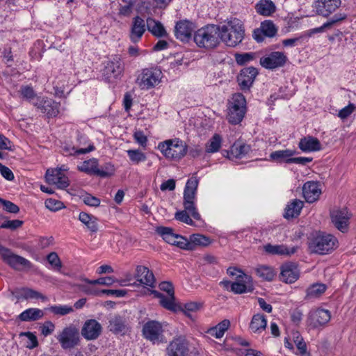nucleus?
Wrapping results in <instances>:
<instances>
[{"label":"nucleus","instance_id":"nucleus-1","mask_svg":"<svg viewBox=\"0 0 356 356\" xmlns=\"http://www.w3.org/2000/svg\"><path fill=\"white\" fill-rule=\"evenodd\" d=\"M244 32L242 22L234 18L220 27V38L226 45L236 47L243 40Z\"/></svg>","mask_w":356,"mask_h":356},{"label":"nucleus","instance_id":"nucleus-2","mask_svg":"<svg viewBox=\"0 0 356 356\" xmlns=\"http://www.w3.org/2000/svg\"><path fill=\"white\" fill-rule=\"evenodd\" d=\"M194 42L200 48L212 49L220 44V26L207 25L194 34Z\"/></svg>","mask_w":356,"mask_h":356},{"label":"nucleus","instance_id":"nucleus-3","mask_svg":"<svg viewBox=\"0 0 356 356\" xmlns=\"http://www.w3.org/2000/svg\"><path fill=\"white\" fill-rule=\"evenodd\" d=\"M163 155L168 159L179 161L187 153L186 144L179 138L166 140L158 145Z\"/></svg>","mask_w":356,"mask_h":356},{"label":"nucleus","instance_id":"nucleus-4","mask_svg":"<svg viewBox=\"0 0 356 356\" xmlns=\"http://www.w3.org/2000/svg\"><path fill=\"white\" fill-rule=\"evenodd\" d=\"M338 246L337 238L329 234L320 233L314 236L309 243L312 252L318 254H327Z\"/></svg>","mask_w":356,"mask_h":356},{"label":"nucleus","instance_id":"nucleus-5","mask_svg":"<svg viewBox=\"0 0 356 356\" xmlns=\"http://www.w3.org/2000/svg\"><path fill=\"white\" fill-rule=\"evenodd\" d=\"M198 186V179L196 177L190 178L186 184L184 191V210L195 220L200 219V215L195 206L194 200Z\"/></svg>","mask_w":356,"mask_h":356},{"label":"nucleus","instance_id":"nucleus-6","mask_svg":"<svg viewBox=\"0 0 356 356\" xmlns=\"http://www.w3.org/2000/svg\"><path fill=\"white\" fill-rule=\"evenodd\" d=\"M162 72L157 67L143 69L138 74L136 83L141 90H149L157 86L161 80Z\"/></svg>","mask_w":356,"mask_h":356},{"label":"nucleus","instance_id":"nucleus-7","mask_svg":"<svg viewBox=\"0 0 356 356\" xmlns=\"http://www.w3.org/2000/svg\"><path fill=\"white\" fill-rule=\"evenodd\" d=\"M143 337L152 344H160L166 342L164 336V328L161 323L154 320L146 322L142 328Z\"/></svg>","mask_w":356,"mask_h":356},{"label":"nucleus","instance_id":"nucleus-8","mask_svg":"<svg viewBox=\"0 0 356 356\" xmlns=\"http://www.w3.org/2000/svg\"><path fill=\"white\" fill-rule=\"evenodd\" d=\"M245 99L241 93L233 95L228 108L227 120L229 123L237 124L240 123L245 113Z\"/></svg>","mask_w":356,"mask_h":356},{"label":"nucleus","instance_id":"nucleus-9","mask_svg":"<svg viewBox=\"0 0 356 356\" xmlns=\"http://www.w3.org/2000/svg\"><path fill=\"white\" fill-rule=\"evenodd\" d=\"M156 232L169 244L176 245L184 250H193V243H191L185 237L175 234L173 229L170 227L162 226L158 227L156 229Z\"/></svg>","mask_w":356,"mask_h":356},{"label":"nucleus","instance_id":"nucleus-10","mask_svg":"<svg viewBox=\"0 0 356 356\" xmlns=\"http://www.w3.org/2000/svg\"><path fill=\"white\" fill-rule=\"evenodd\" d=\"M62 348L71 349L76 346L80 340L79 330L74 325L64 327L56 336Z\"/></svg>","mask_w":356,"mask_h":356},{"label":"nucleus","instance_id":"nucleus-11","mask_svg":"<svg viewBox=\"0 0 356 356\" xmlns=\"http://www.w3.org/2000/svg\"><path fill=\"white\" fill-rule=\"evenodd\" d=\"M1 257L6 264L16 270H29L33 267L30 261L15 254L8 248H5Z\"/></svg>","mask_w":356,"mask_h":356},{"label":"nucleus","instance_id":"nucleus-12","mask_svg":"<svg viewBox=\"0 0 356 356\" xmlns=\"http://www.w3.org/2000/svg\"><path fill=\"white\" fill-rule=\"evenodd\" d=\"M352 214L347 208H336L330 211V218L334 226L342 233L348 231Z\"/></svg>","mask_w":356,"mask_h":356},{"label":"nucleus","instance_id":"nucleus-13","mask_svg":"<svg viewBox=\"0 0 356 356\" xmlns=\"http://www.w3.org/2000/svg\"><path fill=\"white\" fill-rule=\"evenodd\" d=\"M123 71L122 60L118 56H115L107 61L103 70V75L108 82H111L119 79Z\"/></svg>","mask_w":356,"mask_h":356},{"label":"nucleus","instance_id":"nucleus-14","mask_svg":"<svg viewBox=\"0 0 356 356\" xmlns=\"http://www.w3.org/2000/svg\"><path fill=\"white\" fill-rule=\"evenodd\" d=\"M330 318L331 314L329 310L318 308L309 312L307 323L312 328H319L325 326L330 321Z\"/></svg>","mask_w":356,"mask_h":356},{"label":"nucleus","instance_id":"nucleus-15","mask_svg":"<svg viewBox=\"0 0 356 356\" xmlns=\"http://www.w3.org/2000/svg\"><path fill=\"white\" fill-rule=\"evenodd\" d=\"M168 356H191L188 341L184 337L175 338L167 347Z\"/></svg>","mask_w":356,"mask_h":356},{"label":"nucleus","instance_id":"nucleus-16","mask_svg":"<svg viewBox=\"0 0 356 356\" xmlns=\"http://www.w3.org/2000/svg\"><path fill=\"white\" fill-rule=\"evenodd\" d=\"M287 57L280 51H273L260 58V64L266 69H275L282 67L286 62Z\"/></svg>","mask_w":356,"mask_h":356},{"label":"nucleus","instance_id":"nucleus-17","mask_svg":"<svg viewBox=\"0 0 356 356\" xmlns=\"http://www.w3.org/2000/svg\"><path fill=\"white\" fill-rule=\"evenodd\" d=\"M33 105L49 118L56 117L59 113V104L49 98L37 97Z\"/></svg>","mask_w":356,"mask_h":356},{"label":"nucleus","instance_id":"nucleus-18","mask_svg":"<svg viewBox=\"0 0 356 356\" xmlns=\"http://www.w3.org/2000/svg\"><path fill=\"white\" fill-rule=\"evenodd\" d=\"M341 4V0H314V8L316 13L327 17L338 9Z\"/></svg>","mask_w":356,"mask_h":356},{"label":"nucleus","instance_id":"nucleus-19","mask_svg":"<svg viewBox=\"0 0 356 356\" xmlns=\"http://www.w3.org/2000/svg\"><path fill=\"white\" fill-rule=\"evenodd\" d=\"M109 330L115 334L124 335L130 331L128 319L124 316L115 315L108 321Z\"/></svg>","mask_w":356,"mask_h":356},{"label":"nucleus","instance_id":"nucleus-20","mask_svg":"<svg viewBox=\"0 0 356 356\" xmlns=\"http://www.w3.org/2000/svg\"><path fill=\"white\" fill-rule=\"evenodd\" d=\"M258 74V70L253 67L243 68L237 76L238 83L243 90H249Z\"/></svg>","mask_w":356,"mask_h":356},{"label":"nucleus","instance_id":"nucleus-21","mask_svg":"<svg viewBox=\"0 0 356 356\" xmlns=\"http://www.w3.org/2000/svg\"><path fill=\"white\" fill-rule=\"evenodd\" d=\"M135 278L139 284L155 287V277L153 273L144 266H138L136 268Z\"/></svg>","mask_w":356,"mask_h":356},{"label":"nucleus","instance_id":"nucleus-22","mask_svg":"<svg viewBox=\"0 0 356 356\" xmlns=\"http://www.w3.org/2000/svg\"><path fill=\"white\" fill-rule=\"evenodd\" d=\"M101 332L102 325L95 319L86 321L81 329V334L87 340L96 339Z\"/></svg>","mask_w":356,"mask_h":356},{"label":"nucleus","instance_id":"nucleus-23","mask_svg":"<svg viewBox=\"0 0 356 356\" xmlns=\"http://www.w3.org/2000/svg\"><path fill=\"white\" fill-rule=\"evenodd\" d=\"M250 277L241 272L236 280L232 282L231 291L235 294H242L252 290V284H250Z\"/></svg>","mask_w":356,"mask_h":356},{"label":"nucleus","instance_id":"nucleus-24","mask_svg":"<svg viewBox=\"0 0 356 356\" xmlns=\"http://www.w3.org/2000/svg\"><path fill=\"white\" fill-rule=\"evenodd\" d=\"M195 26L192 22L188 20H181L177 22L175 34L177 39L187 41L191 38Z\"/></svg>","mask_w":356,"mask_h":356},{"label":"nucleus","instance_id":"nucleus-25","mask_svg":"<svg viewBox=\"0 0 356 356\" xmlns=\"http://www.w3.org/2000/svg\"><path fill=\"white\" fill-rule=\"evenodd\" d=\"M302 193L306 202L312 203L318 199L321 190L317 182L309 181L303 185Z\"/></svg>","mask_w":356,"mask_h":356},{"label":"nucleus","instance_id":"nucleus-26","mask_svg":"<svg viewBox=\"0 0 356 356\" xmlns=\"http://www.w3.org/2000/svg\"><path fill=\"white\" fill-rule=\"evenodd\" d=\"M299 277L297 266L293 263H286L281 266L280 279L285 283H293Z\"/></svg>","mask_w":356,"mask_h":356},{"label":"nucleus","instance_id":"nucleus-27","mask_svg":"<svg viewBox=\"0 0 356 356\" xmlns=\"http://www.w3.org/2000/svg\"><path fill=\"white\" fill-rule=\"evenodd\" d=\"M298 147L303 152H316L322 149L319 140L311 136L301 138L298 143Z\"/></svg>","mask_w":356,"mask_h":356},{"label":"nucleus","instance_id":"nucleus-28","mask_svg":"<svg viewBox=\"0 0 356 356\" xmlns=\"http://www.w3.org/2000/svg\"><path fill=\"white\" fill-rule=\"evenodd\" d=\"M264 250L273 255L291 256L297 251L296 247H288L286 245L267 244L264 246Z\"/></svg>","mask_w":356,"mask_h":356},{"label":"nucleus","instance_id":"nucleus-29","mask_svg":"<svg viewBox=\"0 0 356 356\" xmlns=\"http://www.w3.org/2000/svg\"><path fill=\"white\" fill-rule=\"evenodd\" d=\"M145 31V23L144 19L136 16L133 19L130 32V39L133 42H138Z\"/></svg>","mask_w":356,"mask_h":356},{"label":"nucleus","instance_id":"nucleus-30","mask_svg":"<svg viewBox=\"0 0 356 356\" xmlns=\"http://www.w3.org/2000/svg\"><path fill=\"white\" fill-rule=\"evenodd\" d=\"M252 151L250 145L237 141L232 146L230 152L227 153L230 159H242L248 155Z\"/></svg>","mask_w":356,"mask_h":356},{"label":"nucleus","instance_id":"nucleus-31","mask_svg":"<svg viewBox=\"0 0 356 356\" xmlns=\"http://www.w3.org/2000/svg\"><path fill=\"white\" fill-rule=\"evenodd\" d=\"M95 149L92 144H89L88 147H75L70 144H65L61 147L63 155L65 156H75L89 153Z\"/></svg>","mask_w":356,"mask_h":356},{"label":"nucleus","instance_id":"nucleus-32","mask_svg":"<svg viewBox=\"0 0 356 356\" xmlns=\"http://www.w3.org/2000/svg\"><path fill=\"white\" fill-rule=\"evenodd\" d=\"M296 152L289 149L273 152L270 154V160L277 163H291L290 161Z\"/></svg>","mask_w":356,"mask_h":356},{"label":"nucleus","instance_id":"nucleus-33","mask_svg":"<svg viewBox=\"0 0 356 356\" xmlns=\"http://www.w3.org/2000/svg\"><path fill=\"white\" fill-rule=\"evenodd\" d=\"M146 26L147 30L156 37L161 38L167 35L166 31L163 24L152 18H147L146 21Z\"/></svg>","mask_w":356,"mask_h":356},{"label":"nucleus","instance_id":"nucleus-34","mask_svg":"<svg viewBox=\"0 0 356 356\" xmlns=\"http://www.w3.org/2000/svg\"><path fill=\"white\" fill-rule=\"evenodd\" d=\"M98 165V160L95 158H92L81 163V164L77 166V168L79 171L89 175L97 176Z\"/></svg>","mask_w":356,"mask_h":356},{"label":"nucleus","instance_id":"nucleus-35","mask_svg":"<svg viewBox=\"0 0 356 356\" xmlns=\"http://www.w3.org/2000/svg\"><path fill=\"white\" fill-rule=\"evenodd\" d=\"M302 207V201L297 199L293 200L286 206L284 217L287 219L297 217L300 214Z\"/></svg>","mask_w":356,"mask_h":356},{"label":"nucleus","instance_id":"nucleus-36","mask_svg":"<svg viewBox=\"0 0 356 356\" xmlns=\"http://www.w3.org/2000/svg\"><path fill=\"white\" fill-rule=\"evenodd\" d=\"M267 321L263 314H257L252 316L250 323V329L253 332L261 333L265 330Z\"/></svg>","mask_w":356,"mask_h":356},{"label":"nucleus","instance_id":"nucleus-37","mask_svg":"<svg viewBox=\"0 0 356 356\" xmlns=\"http://www.w3.org/2000/svg\"><path fill=\"white\" fill-rule=\"evenodd\" d=\"M257 12L264 16H269L275 11V5L270 0H260L255 6Z\"/></svg>","mask_w":356,"mask_h":356},{"label":"nucleus","instance_id":"nucleus-38","mask_svg":"<svg viewBox=\"0 0 356 356\" xmlns=\"http://www.w3.org/2000/svg\"><path fill=\"white\" fill-rule=\"evenodd\" d=\"M152 293L154 294L155 297L160 299L159 302L164 308L171 311L175 310V294L165 296L155 290L152 291Z\"/></svg>","mask_w":356,"mask_h":356},{"label":"nucleus","instance_id":"nucleus-39","mask_svg":"<svg viewBox=\"0 0 356 356\" xmlns=\"http://www.w3.org/2000/svg\"><path fill=\"white\" fill-rule=\"evenodd\" d=\"M44 316L42 310L38 308H29L19 315L22 321H33L41 318Z\"/></svg>","mask_w":356,"mask_h":356},{"label":"nucleus","instance_id":"nucleus-40","mask_svg":"<svg viewBox=\"0 0 356 356\" xmlns=\"http://www.w3.org/2000/svg\"><path fill=\"white\" fill-rule=\"evenodd\" d=\"M79 220L84 224L91 232H97L98 230L97 218L86 212H81Z\"/></svg>","mask_w":356,"mask_h":356},{"label":"nucleus","instance_id":"nucleus-41","mask_svg":"<svg viewBox=\"0 0 356 356\" xmlns=\"http://www.w3.org/2000/svg\"><path fill=\"white\" fill-rule=\"evenodd\" d=\"M346 17L345 13H337L321 26L310 30L311 33H322L325 29L331 28L334 24L345 19Z\"/></svg>","mask_w":356,"mask_h":356},{"label":"nucleus","instance_id":"nucleus-42","mask_svg":"<svg viewBox=\"0 0 356 356\" xmlns=\"http://www.w3.org/2000/svg\"><path fill=\"white\" fill-rule=\"evenodd\" d=\"M255 272L259 277L268 282L273 281L276 275L274 269L268 266H260L255 268Z\"/></svg>","mask_w":356,"mask_h":356},{"label":"nucleus","instance_id":"nucleus-43","mask_svg":"<svg viewBox=\"0 0 356 356\" xmlns=\"http://www.w3.org/2000/svg\"><path fill=\"white\" fill-rule=\"evenodd\" d=\"M326 289L325 284L320 283L314 284L307 289L306 298L307 299L317 298L325 293Z\"/></svg>","mask_w":356,"mask_h":356},{"label":"nucleus","instance_id":"nucleus-44","mask_svg":"<svg viewBox=\"0 0 356 356\" xmlns=\"http://www.w3.org/2000/svg\"><path fill=\"white\" fill-rule=\"evenodd\" d=\"M19 298L25 300L41 299L46 300L47 298L40 292L29 288H22L19 291Z\"/></svg>","mask_w":356,"mask_h":356},{"label":"nucleus","instance_id":"nucleus-45","mask_svg":"<svg viewBox=\"0 0 356 356\" xmlns=\"http://www.w3.org/2000/svg\"><path fill=\"white\" fill-rule=\"evenodd\" d=\"M222 139L218 134H214L206 144L205 151L207 153H214L218 152L221 147Z\"/></svg>","mask_w":356,"mask_h":356},{"label":"nucleus","instance_id":"nucleus-46","mask_svg":"<svg viewBox=\"0 0 356 356\" xmlns=\"http://www.w3.org/2000/svg\"><path fill=\"white\" fill-rule=\"evenodd\" d=\"M230 325V321L227 319H225L219 323L214 328L211 330V334L215 336L216 338L220 339L222 337L225 332L229 328Z\"/></svg>","mask_w":356,"mask_h":356},{"label":"nucleus","instance_id":"nucleus-47","mask_svg":"<svg viewBox=\"0 0 356 356\" xmlns=\"http://www.w3.org/2000/svg\"><path fill=\"white\" fill-rule=\"evenodd\" d=\"M260 28L261 29L264 35L269 38L274 37L277 31L275 25L270 20H265L261 22Z\"/></svg>","mask_w":356,"mask_h":356},{"label":"nucleus","instance_id":"nucleus-48","mask_svg":"<svg viewBox=\"0 0 356 356\" xmlns=\"http://www.w3.org/2000/svg\"><path fill=\"white\" fill-rule=\"evenodd\" d=\"M19 93L22 98L29 102L37 98L36 93L31 86H22L19 90Z\"/></svg>","mask_w":356,"mask_h":356},{"label":"nucleus","instance_id":"nucleus-49","mask_svg":"<svg viewBox=\"0 0 356 356\" xmlns=\"http://www.w3.org/2000/svg\"><path fill=\"white\" fill-rule=\"evenodd\" d=\"M293 340L302 356H309L307 353L306 343L299 332H296L293 333Z\"/></svg>","mask_w":356,"mask_h":356},{"label":"nucleus","instance_id":"nucleus-50","mask_svg":"<svg viewBox=\"0 0 356 356\" xmlns=\"http://www.w3.org/2000/svg\"><path fill=\"white\" fill-rule=\"evenodd\" d=\"M49 312L55 315L65 316L73 312V307L68 305H54L49 308Z\"/></svg>","mask_w":356,"mask_h":356},{"label":"nucleus","instance_id":"nucleus-51","mask_svg":"<svg viewBox=\"0 0 356 356\" xmlns=\"http://www.w3.org/2000/svg\"><path fill=\"white\" fill-rule=\"evenodd\" d=\"M129 159L134 163L145 161L146 155L138 149H129L127 151Z\"/></svg>","mask_w":356,"mask_h":356},{"label":"nucleus","instance_id":"nucleus-52","mask_svg":"<svg viewBox=\"0 0 356 356\" xmlns=\"http://www.w3.org/2000/svg\"><path fill=\"white\" fill-rule=\"evenodd\" d=\"M61 169H49L45 174V179L47 183L54 184L59 179L63 174Z\"/></svg>","mask_w":356,"mask_h":356},{"label":"nucleus","instance_id":"nucleus-53","mask_svg":"<svg viewBox=\"0 0 356 356\" xmlns=\"http://www.w3.org/2000/svg\"><path fill=\"white\" fill-rule=\"evenodd\" d=\"M234 57L237 64L239 65H243L255 58V53L247 52L243 54H236Z\"/></svg>","mask_w":356,"mask_h":356},{"label":"nucleus","instance_id":"nucleus-54","mask_svg":"<svg viewBox=\"0 0 356 356\" xmlns=\"http://www.w3.org/2000/svg\"><path fill=\"white\" fill-rule=\"evenodd\" d=\"M83 281L89 284H100L110 286L115 282V279L113 277H100L99 279L93 280L86 278L83 280Z\"/></svg>","mask_w":356,"mask_h":356},{"label":"nucleus","instance_id":"nucleus-55","mask_svg":"<svg viewBox=\"0 0 356 356\" xmlns=\"http://www.w3.org/2000/svg\"><path fill=\"white\" fill-rule=\"evenodd\" d=\"M47 259L54 269L60 270L62 268L61 261L56 252H52L49 253L47 256Z\"/></svg>","mask_w":356,"mask_h":356},{"label":"nucleus","instance_id":"nucleus-56","mask_svg":"<svg viewBox=\"0 0 356 356\" xmlns=\"http://www.w3.org/2000/svg\"><path fill=\"white\" fill-rule=\"evenodd\" d=\"M115 169L113 165L108 163L101 168H98L97 176L100 177H108L114 174Z\"/></svg>","mask_w":356,"mask_h":356},{"label":"nucleus","instance_id":"nucleus-57","mask_svg":"<svg viewBox=\"0 0 356 356\" xmlns=\"http://www.w3.org/2000/svg\"><path fill=\"white\" fill-rule=\"evenodd\" d=\"M44 204L45 207L52 211H58L64 207L62 202L52 198L46 200Z\"/></svg>","mask_w":356,"mask_h":356},{"label":"nucleus","instance_id":"nucleus-58","mask_svg":"<svg viewBox=\"0 0 356 356\" xmlns=\"http://www.w3.org/2000/svg\"><path fill=\"white\" fill-rule=\"evenodd\" d=\"M191 240V241L189 242L193 244V249L196 245L205 246L209 243V239L207 237L200 234L192 235Z\"/></svg>","mask_w":356,"mask_h":356},{"label":"nucleus","instance_id":"nucleus-59","mask_svg":"<svg viewBox=\"0 0 356 356\" xmlns=\"http://www.w3.org/2000/svg\"><path fill=\"white\" fill-rule=\"evenodd\" d=\"M23 225V221L20 220H5L0 228L15 230Z\"/></svg>","mask_w":356,"mask_h":356},{"label":"nucleus","instance_id":"nucleus-60","mask_svg":"<svg viewBox=\"0 0 356 356\" xmlns=\"http://www.w3.org/2000/svg\"><path fill=\"white\" fill-rule=\"evenodd\" d=\"M95 284H82L80 286L81 290L88 295L92 296H101L102 293L101 290L97 289L95 286Z\"/></svg>","mask_w":356,"mask_h":356},{"label":"nucleus","instance_id":"nucleus-61","mask_svg":"<svg viewBox=\"0 0 356 356\" xmlns=\"http://www.w3.org/2000/svg\"><path fill=\"white\" fill-rule=\"evenodd\" d=\"M0 202L3 205V209L7 212L11 213H17L19 211V207L10 201L0 198Z\"/></svg>","mask_w":356,"mask_h":356},{"label":"nucleus","instance_id":"nucleus-62","mask_svg":"<svg viewBox=\"0 0 356 356\" xmlns=\"http://www.w3.org/2000/svg\"><path fill=\"white\" fill-rule=\"evenodd\" d=\"M175 219L177 220H179L181 222H183L187 225H193V221L191 218L189 213L186 212V211H179L176 212L175 213Z\"/></svg>","mask_w":356,"mask_h":356},{"label":"nucleus","instance_id":"nucleus-63","mask_svg":"<svg viewBox=\"0 0 356 356\" xmlns=\"http://www.w3.org/2000/svg\"><path fill=\"white\" fill-rule=\"evenodd\" d=\"M202 306L203 303L200 302H188L184 304V312L185 313L195 312L200 310Z\"/></svg>","mask_w":356,"mask_h":356},{"label":"nucleus","instance_id":"nucleus-64","mask_svg":"<svg viewBox=\"0 0 356 356\" xmlns=\"http://www.w3.org/2000/svg\"><path fill=\"white\" fill-rule=\"evenodd\" d=\"M83 202L88 206L97 207L100 204V200L90 194L83 195Z\"/></svg>","mask_w":356,"mask_h":356}]
</instances>
